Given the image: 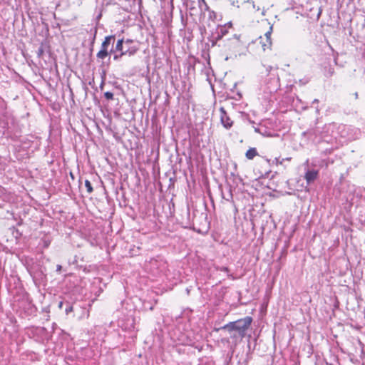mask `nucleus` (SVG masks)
<instances>
[{
    "label": "nucleus",
    "instance_id": "a878e982",
    "mask_svg": "<svg viewBox=\"0 0 365 365\" xmlns=\"http://www.w3.org/2000/svg\"><path fill=\"white\" fill-rule=\"evenodd\" d=\"M31 266H35L34 272H38L39 270V267H42L40 264H32Z\"/></svg>",
    "mask_w": 365,
    "mask_h": 365
},
{
    "label": "nucleus",
    "instance_id": "ddd939ff",
    "mask_svg": "<svg viewBox=\"0 0 365 365\" xmlns=\"http://www.w3.org/2000/svg\"><path fill=\"white\" fill-rule=\"evenodd\" d=\"M198 6L201 11H210V7L205 0H198Z\"/></svg>",
    "mask_w": 365,
    "mask_h": 365
},
{
    "label": "nucleus",
    "instance_id": "9b49d317",
    "mask_svg": "<svg viewBox=\"0 0 365 365\" xmlns=\"http://www.w3.org/2000/svg\"><path fill=\"white\" fill-rule=\"evenodd\" d=\"M233 6L240 8L241 5L249 3V0H228Z\"/></svg>",
    "mask_w": 365,
    "mask_h": 365
},
{
    "label": "nucleus",
    "instance_id": "6e6552de",
    "mask_svg": "<svg viewBox=\"0 0 365 365\" xmlns=\"http://www.w3.org/2000/svg\"><path fill=\"white\" fill-rule=\"evenodd\" d=\"M318 174L319 173L316 170H308L304 175V179L308 184H310L317 178Z\"/></svg>",
    "mask_w": 365,
    "mask_h": 365
},
{
    "label": "nucleus",
    "instance_id": "4be33fe9",
    "mask_svg": "<svg viewBox=\"0 0 365 365\" xmlns=\"http://www.w3.org/2000/svg\"><path fill=\"white\" fill-rule=\"evenodd\" d=\"M71 312H73V306L68 304L67 307H66L65 312L66 314H68Z\"/></svg>",
    "mask_w": 365,
    "mask_h": 365
},
{
    "label": "nucleus",
    "instance_id": "2f4dec72",
    "mask_svg": "<svg viewBox=\"0 0 365 365\" xmlns=\"http://www.w3.org/2000/svg\"><path fill=\"white\" fill-rule=\"evenodd\" d=\"M306 133H309V134H311V133H312V130H308L307 132H306V133H304V134H306Z\"/></svg>",
    "mask_w": 365,
    "mask_h": 365
},
{
    "label": "nucleus",
    "instance_id": "20e7f679",
    "mask_svg": "<svg viewBox=\"0 0 365 365\" xmlns=\"http://www.w3.org/2000/svg\"><path fill=\"white\" fill-rule=\"evenodd\" d=\"M272 32V26L269 27V30L264 34V36H259L257 41L261 45L262 50L265 51L267 49H270L272 46L271 34Z\"/></svg>",
    "mask_w": 365,
    "mask_h": 365
},
{
    "label": "nucleus",
    "instance_id": "c756f323",
    "mask_svg": "<svg viewBox=\"0 0 365 365\" xmlns=\"http://www.w3.org/2000/svg\"><path fill=\"white\" fill-rule=\"evenodd\" d=\"M319 103V100L318 99H314L312 102L313 104H315V103Z\"/></svg>",
    "mask_w": 365,
    "mask_h": 365
},
{
    "label": "nucleus",
    "instance_id": "1a4fd4ad",
    "mask_svg": "<svg viewBox=\"0 0 365 365\" xmlns=\"http://www.w3.org/2000/svg\"><path fill=\"white\" fill-rule=\"evenodd\" d=\"M228 34V27L227 25L220 26L215 32L217 40H221L225 36Z\"/></svg>",
    "mask_w": 365,
    "mask_h": 365
},
{
    "label": "nucleus",
    "instance_id": "9d476101",
    "mask_svg": "<svg viewBox=\"0 0 365 365\" xmlns=\"http://www.w3.org/2000/svg\"><path fill=\"white\" fill-rule=\"evenodd\" d=\"M257 151L255 148H251L246 152L245 156L249 160H252L257 155Z\"/></svg>",
    "mask_w": 365,
    "mask_h": 365
},
{
    "label": "nucleus",
    "instance_id": "423d86ee",
    "mask_svg": "<svg viewBox=\"0 0 365 365\" xmlns=\"http://www.w3.org/2000/svg\"><path fill=\"white\" fill-rule=\"evenodd\" d=\"M220 112L221 123L226 129H230L233 125V121L230 119L223 107L220 108Z\"/></svg>",
    "mask_w": 365,
    "mask_h": 365
},
{
    "label": "nucleus",
    "instance_id": "c9c22d12",
    "mask_svg": "<svg viewBox=\"0 0 365 365\" xmlns=\"http://www.w3.org/2000/svg\"><path fill=\"white\" fill-rule=\"evenodd\" d=\"M123 47H124L125 49L127 48L125 43H123Z\"/></svg>",
    "mask_w": 365,
    "mask_h": 365
},
{
    "label": "nucleus",
    "instance_id": "a211bd4d",
    "mask_svg": "<svg viewBox=\"0 0 365 365\" xmlns=\"http://www.w3.org/2000/svg\"><path fill=\"white\" fill-rule=\"evenodd\" d=\"M104 96L107 100H109V101L113 99V93L110 91H107V92L104 93Z\"/></svg>",
    "mask_w": 365,
    "mask_h": 365
},
{
    "label": "nucleus",
    "instance_id": "39448f33",
    "mask_svg": "<svg viewBox=\"0 0 365 365\" xmlns=\"http://www.w3.org/2000/svg\"><path fill=\"white\" fill-rule=\"evenodd\" d=\"M34 268L35 266H29L27 267V269L33 279L35 282H40L43 280L46 277L44 273L46 269L44 267H40L38 272H34Z\"/></svg>",
    "mask_w": 365,
    "mask_h": 365
},
{
    "label": "nucleus",
    "instance_id": "7ed1b4c3",
    "mask_svg": "<svg viewBox=\"0 0 365 365\" xmlns=\"http://www.w3.org/2000/svg\"><path fill=\"white\" fill-rule=\"evenodd\" d=\"M115 35L106 36L101 43V49L97 53L96 57L98 59L104 60L107 56L115 53Z\"/></svg>",
    "mask_w": 365,
    "mask_h": 365
},
{
    "label": "nucleus",
    "instance_id": "473e14b6",
    "mask_svg": "<svg viewBox=\"0 0 365 365\" xmlns=\"http://www.w3.org/2000/svg\"><path fill=\"white\" fill-rule=\"evenodd\" d=\"M234 37L236 38L237 40H239V37L237 36V34H235Z\"/></svg>",
    "mask_w": 365,
    "mask_h": 365
},
{
    "label": "nucleus",
    "instance_id": "4468645a",
    "mask_svg": "<svg viewBox=\"0 0 365 365\" xmlns=\"http://www.w3.org/2000/svg\"><path fill=\"white\" fill-rule=\"evenodd\" d=\"M97 28L95 27L93 29H91V32H92V38H91V48H93V45H94V43H95V41H96V34H97Z\"/></svg>",
    "mask_w": 365,
    "mask_h": 365
},
{
    "label": "nucleus",
    "instance_id": "b1692460",
    "mask_svg": "<svg viewBox=\"0 0 365 365\" xmlns=\"http://www.w3.org/2000/svg\"><path fill=\"white\" fill-rule=\"evenodd\" d=\"M248 4H252V9H253V10H254V11H259V6H255V2H254V1H249V3H248Z\"/></svg>",
    "mask_w": 365,
    "mask_h": 365
},
{
    "label": "nucleus",
    "instance_id": "f257e3e1",
    "mask_svg": "<svg viewBox=\"0 0 365 365\" xmlns=\"http://www.w3.org/2000/svg\"><path fill=\"white\" fill-rule=\"evenodd\" d=\"M252 322V318L247 316L236 321L230 322L215 330H224L227 331L232 341L236 344L241 341L246 336L247 331L250 327Z\"/></svg>",
    "mask_w": 365,
    "mask_h": 365
},
{
    "label": "nucleus",
    "instance_id": "cd10ccee",
    "mask_svg": "<svg viewBox=\"0 0 365 365\" xmlns=\"http://www.w3.org/2000/svg\"><path fill=\"white\" fill-rule=\"evenodd\" d=\"M61 269H62L61 265L58 264L56 267V272H61Z\"/></svg>",
    "mask_w": 365,
    "mask_h": 365
},
{
    "label": "nucleus",
    "instance_id": "f8f14e48",
    "mask_svg": "<svg viewBox=\"0 0 365 365\" xmlns=\"http://www.w3.org/2000/svg\"><path fill=\"white\" fill-rule=\"evenodd\" d=\"M219 188L221 190V195L223 199L226 200L227 201H230L232 200V193L230 187L228 189V193L227 195H225V194L223 193L222 190V185H220Z\"/></svg>",
    "mask_w": 365,
    "mask_h": 365
},
{
    "label": "nucleus",
    "instance_id": "bb28decb",
    "mask_svg": "<svg viewBox=\"0 0 365 365\" xmlns=\"http://www.w3.org/2000/svg\"><path fill=\"white\" fill-rule=\"evenodd\" d=\"M0 106L4 107V101L2 98L0 97Z\"/></svg>",
    "mask_w": 365,
    "mask_h": 365
},
{
    "label": "nucleus",
    "instance_id": "f03ea898",
    "mask_svg": "<svg viewBox=\"0 0 365 365\" xmlns=\"http://www.w3.org/2000/svg\"><path fill=\"white\" fill-rule=\"evenodd\" d=\"M138 50V46L134 45L132 39L119 38L115 43V51L117 52L113 55V60L118 61L123 56H133Z\"/></svg>",
    "mask_w": 365,
    "mask_h": 365
},
{
    "label": "nucleus",
    "instance_id": "2eb2a0df",
    "mask_svg": "<svg viewBox=\"0 0 365 365\" xmlns=\"http://www.w3.org/2000/svg\"><path fill=\"white\" fill-rule=\"evenodd\" d=\"M254 130L256 133H258L262 135H264V134L266 133V128H264V127H262V128L254 127Z\"/></svg>",
    "mask_w": 365,
    "mask_h": 365
},
{
    "label": "nucleus",
    "instance_id": "0eeeda50",
    "mask_svg": "<svg viewBox=\"0 0 365 365\" xmlns=\"http://www.w3.org/2000/svg\"><path fill=\"white\" fill-rule=\"evenodd\" d=\"M164 265L165 263L163 261L151 259L148 262V267L154 274H158L159 272L162 271V267H164Z\"/></svg>",
    "mask_w": 365,
    "mask_h": 365
},
{
    "label": "nucleus",
    "instance_id": "7c9ffc66",
    "mask_svg": "<svg viewBox=\"0 0 365 365\" xmlns=\"http://www.w3.org/2000/svg\"><path fill=\"white\" fill-rule=\"evenodd\" d=\"M223 270H224L225 272H228V270H229V269H228V268H227V267H224V268H223Z\"/></svg>",
    "mask_w": 365,
    "mask_h": 365
},
{
    "label": "nucleus",
    "instance_id": "6ab92c4d",
    "mask_svg": "<svg viewBox=\"0 0 365 365\" xmlns=\"http://www.w3.org/2000/svg\"><path fill=\"white\" fill-rule=\"evenodd\" d=\"M207 11L209 12V19L212 20L216 19V13L214 11L210 9V11Z\"/></svg>",
    "mask_w": 365,
    "mask_h": 365
},
{
    "label": "nucleus",
    "instance_id": "412c9836",
    "mask_svg": "<svg viewBox=\"0 0 365 365\" xmlns=\"http://www.w3.org/2000/svg\"><path fill=\"white\" fill-rule=\"evenodd\" d=\"M194 4L195 2L194 1H187V7L190 9V10H192V9H195V7L194 6Z\"/></svg>",
    "mask_w": 365,
    "mask_h": 365
},
{
    "label": "nucleus",
    "instance_id": "f704fd0d",
    "mask_svg": "<svg viewBox=\"0 0 365 365\" xmlns=\"http://www.w3.org/2000/svg\"><path fill=\"white\" fill-rule=\"evenodd\" d=\"M355 97H356V98H358V93H355Z\"/></svg>",
    "mask_w": 365,
    "mask_h": 365
},
{
    "label": "nucleus",
    "instance_id": "393cba45",
    "mask_svg": "<svg viewBox=\"0 0 365 365\" xmlns=\"http://www.w3.org/2000/svg\"><path fill=\"white\" fill-rule=\"evenodd\" d=\"M43 53V48L42 46H40L38 48V51H37V54H38V56L40 57L42 56Z\"/></svg>",
    "mask_w": 365,
    "mask_h": 365
},
{
    "label": "nucleus",
    "instance_id": "c85d7f7f",
    "mask_svg": "<svg viewBox=\"0 0 365 365\" xmlns=\"http://www.w3.org/2000/svg\"><path fill=\"white\" fill-rule=\"evenodd\" d=\"M329 73L330 76H332L333 73H334V68H330L329 71Z\"/></svg>",
    "mask_w": 365,
    "mask_h": 365
},
{
    "label": "nucleus",
    "instance_id": "f3484780",
    "mask_svg": "<svg viewBox=\"0 0 365 365\" xmlns=\"http://www.w3.org/2000/svg\"><path fill=\"white\" fill-rule=\"evenodd\" d=\"M278 81H278V78H273V83H274V85L273 86V87H272V88L269 87V90H270V92H272V90H275V91L277 90V86H278Z\"/></svg>",
    "mask_w": 365,
    "mask_h": 365
},
{
    "label": "nucleus",
    "instance_id": "dca6fc26",
    "mask_svg": "<svg viewBox=\"0 0 365 365\" xmlns=\"http://www.w3.org/2000/svg\"><path fill=\"white\" fill-rule=\"evenodd\" d=\"M85 186L88 193H91L93 190L91 182L88 180H85Z\"/></svg>",
    "mask_w": 365,
    "mask_h": 365
},
{
    "label": "nucleus",
    "instance_id": "5701e85b",
    "mask_svg": "<svg viewBox=\"0 0 365 365\" xmlns=\"http://www.w3.org/2000/svg\"><path fill=\"white\" fill-rule=\"evenodd\" d=\"M284 160V158H282V160H280V158H274V160L273 162H274L276 165H281V164H282V163H283Z\"/></svg>",
    "mask_w": 365,
    "mask_h": 365
},
{
    "label": "nucleus",
    "instance_id": "72a5a7b5",
    "mask_svg": "<svg viewBox=\"0 0 365 365\" xmlns=\"http://www.w3.org/2000/svg\"><path fill=\"white\" fill-rule=\"evenodd\" d=\"M62 305H63V302H61L59 303V307H62Z\"/></svg>",
    "mask_w": 365,
    "mask_h": 365
},
{
    "label": "nucleus",
    "instance_id": "aec40b11",
    "mask_svg": "<svg viewBox=\"0 0 365 365\" xmlns=\"http://www.w3.org/2000/svg\"><path fill=\"white\" fill-rule=\"evenodd\" d=\"M219 41L220 40H217V36L215 34H214L212 36V38L211 40L212 46H216Z\"/></svg>",
    "mask_w": 365,
    "mask_h": 365
}]
</instances>
